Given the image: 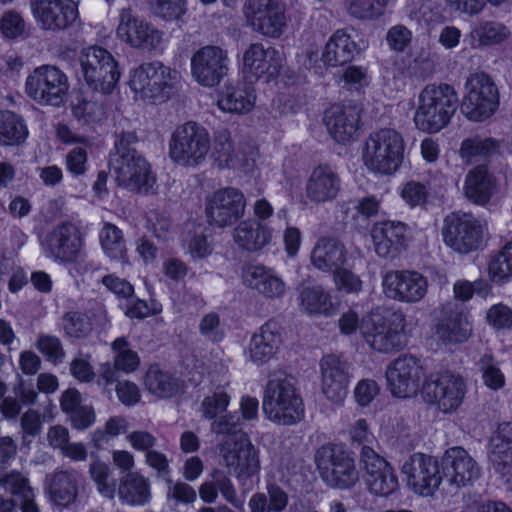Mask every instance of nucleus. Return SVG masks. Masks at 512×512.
<instances>
[{
	"instance_id": "1",
	"label": "nucleus",
	"mask_w": 512,
	"mask_h": 512,
	"mask_svg": "<svg viewBox=\"0 0 512 512\" xmlns=\"http://www.w3.org/2000/svg\"><path fill=\"white\" fill-rule=\"evenodd\" d=\"M458 94L445 83L428 84L420 92L414 113L418 130L437 133L446 127L457 109Z\"/></svg>"
},
{
	"instance_id": "2",
	"label": "nucleus",
	"mask_w": 512,
	"mask_h": 512,
	"mask_svg": "<svg viewBox=\"0 0 512 512\" xmlns=\"http://www.w3.org/2000/svg\"><path fill=\"white\" fill-rule=\"evenodd\" d=\"M405 141L392 128H382L371 133L365 141L362 159L373 173L392 175L404 160Z\"/></svg>"
},
{
	"instance_id": "3",
	"label": "nucleus",
	"mask_w": 512,
	"mask_h": 512,
	"mask_svg": "<svg viewBox=\"0 0 512 512\" xmlns=\"http://www.w3.org/2000/svg\"><path fill=\"white\" fill-rule=\"evenodd\" d=\"M111 171L117 184L132 192L146 194L156 184V175L146 157L122 142L111 160Z\"/></svg>"
},
{
	"instance_id": "4",
	"label": "nucleus",
	"mask_w": 512,
	"mask_h": 512,
	"mask_svg": "<svg viewBox=\"0 0 512 512\" xmlns=\"http://www.w3.org/2000/svg\"><path fill=\"white\" fill-rule=\"evenodd\" d=\"M314 461L320 478L330 488L348 490L360 480L354 458L340 445H322L316 450Z\"/></svg>"
},
{
	"instance_id": "5",
	"label": "nucleus",
	"mask_w": 512,
	"mask_h": 512,
	"mask_svg": "<svg viewBox=\"0 0 512 512\" xmlns=\"http://www.w3.org/2000/svg\"><path fill=\"white\" fill-rule=\"evenodd\" d=\"M406 319L402 312L370 313L361 320V334L375 351L390 353L405 345Z\"/></svg>"
},
{
	"instance_id": "6",
	"label": "nucleus",
	"mask_w": 512,
	"mask_h": 512,
	"mask_svg": "<svg viewBox=\"0 0 512 512\" xmlns=\"http://www.w3.org/2000/svg\"><path fill=\"white\" fill-rule=\"evenodd\" d=\"M81 73L86 84L94 91L111 94L121 77L119 64L107 49L90 46L79 55Z\"/></svg>"
},
{
	"instance_id": "7",
	"label": "nucleus",
	"mask_w": 512,
	"mask_h": 512,
	"mask_svg": "<svg viewBox=\"0 0 512 512\" xmlns=\"http://www.w3.org/2000/svg\"><path fill=\"white\" fill-rule=\"evenodd\" d=\"M210 135L196 122H186L176 127L169 140V157L184 167L200 165L210 151Z\"/></svg>"
},
{
	"instance_id": "8",
	"label": "nucleus",
	"mask_w": 512,
	"mask_h": 512,
	"mask_svg": "<svg viewBox=\"0 0 512 512\" xmlns=\"http://www.w3.org/2000/svg\"><path fill=\"white\" fill-rule=\"evenodd\" d=\"M177 70L154 61L143 63L130 73L129 86L135 97L143 100L165 99L178 82Z\"/></svg>"
},
{
	"instance_id": "9",
	"label": "nucleus",
	"mask_w": 512,
	"mask_h": 512,
	"mask_svg": "<svg viewBox=\"0 0 512 512\" xmlns=\"http://www.w3.org/2000/svg\"><path fill=\"white\" fill-rule=\"evenodd\" d=\"M499 106V91L493 79L484 72L471 74L465 82L462 113L472 121H484Z\"/></svg>"
},
{
	"instance_id": "10",
	"label": "nucleus",
	"mask_w": 512,
	"mask_h": 512,
	"mask_svg": "<svg viewBox=\"0 0 512 512\" xmlns=\"http://www.w3.org/2000/svg\"><path fill=\"white\" fill-rule=\"evenodd\" d=\"M467 391L464 378L451 371L431 374L423 383L422 397L439 411L450 414L462 405Z\"/></svg>"
},
{
	"instance_id": "11",
	"label": "nucleus",
	"mask_w": 512,
	"mask_h": 512,
	"mask_svg": "<svg viewBox=\"0 0 512 512\" xmlns=\"http://www.w3.org/2000/svg\"><path fill=\"white\" fill-rule=\"evenodd\" d=\"M69 90L67 75L53 65L35 68L26 79L27 95L40 105L59 106Z\"/></svg>"
},
{
	"instance_id": "12",
	"label": "nucleus",
	"mask_w": 512,
	"mask_h": 512,
	"mask_svg": "<svg viewBox=\"0 0 512 512\" xmlns=\"http://www.w3.org/2000/svg\"><path fill=\"white\" fill-rule=\"evenodd\" d=\"M484 230V225L474 215L458 211L444 218L442 236L452 250L467 254L482 245Z\"/></svg>"
},
{
	"instance_id": "13",
	"label": "nucleus",
	"mask_w": 512,
	"mask_h": 512,
	"mask_svg": "<svg viewBox=\"0 0 512 512\" xmlns=\"http://www.w3.org/2000/svg\"><path fill=\"white\" fill-rule=\"evenodd\" d=\"M116 36L130 48L145 52L158 50L164 42V32L130 8L120 10Z\"/></svg>"
},
{
	"instance_id": "14",
	"label": "nucleus",
	"mask_w": 512,
	"mask_h": 512,
	"mask_svg": "<svg viewBox=\"0 0 512 512\" xmlns=\"http://www.w3.org/2000/svg\"><path fill=\"white\" fill-rule=\"evenodd\" d=\"M219 452L228 473L239 482L244 483L259 472L257 451L246 435H239L234 440L225 439Z\"/></svg>"
},
{
	"instance_id": "15",
	"label": "nucleus",
	"mask_w": 512,
	"mask_h": 512,
	"mask_svg": "<svg viewBox=\"0 0 512 512\" xmlns=\"http://www.w3.org/2000/svg\"><path fill=\"white\" fill-rule=\"evenodd\" d=\"M408 488L421 497H432L438 491L442 475L438 460L430 455L415 453L402 465Z\"/></svg>"
},
{
	"instance_id": "16",
	"label": "nucleus",
	"mask_w": 512,
	"mask_h": 512,
	"mask_svg": "<svg viewBox=\"0 0 512 512\" xmlns=\"http://www.w3.org/2000/svg\"><path fill=\"white\" fill-rule=\"evenodd\" d=\"M426 276L416 270H388L382 276V291L393 301L416 304L428 293Z\"/></svg>"
},
{
	"instance_id": "17",
	"label": "nucleus",
	"mask_w": 512,
	"mask_h": 512,
	"mask_svg": "<svg viewBox=\"0 0 512 512\" xmlns=\"http://www.w3.org/2000/svg\"><path fill=\"white\" fill-rule=\"evenodd\" d=\"M246 205V197L241 190L225 187L207 196L205 213L210 224L225 228L244 217Z\"/></svg>"
},
{
	"instance_id": "18",
	"label": "nucleus",
	"mask_w": 512,
	"mask_h": 512,
	"mask_svg": "<svg viewBox=\"0 0 512 512\" xmlns=\"http://www.w3.org/2000/svg\"><path fill=\"white\" fill-rule=\"evenodd\" d=\"M228 63L226 50L216 45H206L191 56V75L200 86L213 88L228 74Z\"/></svg>"
},
{
	"instance_id": "19",
	"label": "nucleus",
	"mask_w": 512,
	"mask_h": 512,
	"mask_svg": "<svg viewBox=\"0 0 512 512\" xmlns=\"http://www.w3.org/2000/svg\"><path fill=\"white\" fill-rule=\"evenodd\" d=\"M29 6L36 24L43 31H64L79 18L78 6L73 0H29Z\"/></svg>"
},
{
	"instance_id": "20",
	"label": "nucleus",
	"mask_w": 512,
	"mask_h": 512,
	"mask_svg": "<svg viewBox=\"0 0 512 512\" xmlns=\"http://www.w3.org/2000/svg\"><path fill=\"white\" fill-rule=\"evenodd\" d=\"M248 23L269 37H279L286 25L285 6L280 0H246L243 8Z\"/></svg>"
},
{
	"instance_id": "21",
	"label": "nucleus",
	"mask_w": 512,
	"mask_h": 512,
	"mask_svg": "<svg viewBox=\"0 0 512 512\" xmlns=\"http://www.w3.org/2000/svg\"><path fill=\"white\" fill-rule=\"evenodd\" d=\"M423 376L420 361L412 355L398 357L386 369L388 389L397 398L416 395Z\"/></svg>"
},
{
	"instance_id": "22",
	"label": "nucleus",
	"mask_w": 512,
	"mask_h": 512,
	"mask_svg": "<svg viewBox=\"0 0 512 512\" xmlns=\"http://www.w3.org/2000/svg\"><path fill=\"white\" fill-rule=\"evenodd\" d=\"M441 466L446 481L456 488L472 485L481 475L479 464L460 446L445 451Z\"/></svg>"
},
{
	"instance_id": "23",
	"label": "nucleus",
	"mask_w": 512,
	"mask_h": 512,
	"mask_svg": "<svg viewBox=\"0 0 512 512\" xmlns=\"http://www.w3.org/2000/svg\"><path fill=\"white\" fill-rule=\"evenodd\" d=\"M46 257L57 262L73 261L81 246V234L71 222H62L55 226L41 242Z\"/></svg>"
},
{
	"instance_id": "24",
	"label": "nucleus",
	"mask_w": 512,
	"mask_h": 512,
	"mask_svg": "<svg viewBox=\"0 0 512 512\" xmlns=\"http://www.w3.org/2000/svg\"><path fill=\"white\" fill-rule=\"evenodd\" d=\"M320 366L322 394L333 404H341L347 396L350 378L346 363L335 355H326Z\"/></svg>"
},
{
	"instance_id": "25",
	"label": "nucleus",
	"mask_w": 512,
	"mask_h": 512,
	"mask_svg": "<svg viewBox=\"0 0 512 512\" xmlns=\"http://www.w3.org/2000/svg\"><path fill=\"white\" fill-rule=\"evenodd\" d=\"M361 109L357 104H333L325 112L324 122L329 134L338 143L354 139L360 122Z\"/></svg>"
},
{
	"instance_id": "26",
	"label": "nucleus",
	"mask_w": 512,
	"mask_h": 512,
	"mask_svg": "<svg viewBox=\"0 0 512 512\" xmlns=\"http://www.w3.org/2000/svg\"><path fill=\"white\" fill-rule=\"evenodd\" d=\"M341 191V179L337 171L327 163L315 166L306 182V197L313 203L333 201Z\"/></svg>"
},
{
	"instance_id": "27",
	"label": "nucleus",
	"mask_w": 512,
	"mask_h": 512,
	"mask_svg": "<svg viewBox=\"0 0 512 512\" xmlns=\"http://www.w3.org/2000/svg\"><path fill=\"white\" fill-rule=\"evenodd\" d=\"M285 328L277 320H269L256 332L246 349L249 360L262 365L268 362L282 343Z\"/></svg>"
},
{
	"instance_id": "28",
	"label": "nucleus",
	"mask_w": 512,
	"mask_h": 512,
	"mask_svg": "<svg viewBox=\"0 0 512 512\" xmlns=\"http://www.w3.org/2000/svg\"><path fill=\"white\" fill-rule=\"evenodd\" d=\"M280 66L278 52L261 44H251L243 54L244 73L249 78L269 80L278 74Z\"/></svg>"
},
{
	"instance_id": "29",
	"label": "nucleus",
	"mask_w": 512,
	"mask_h": 512,
	"mask_svg": "<svg viewBox=\"0 0 512 512\" xmlns=\"http://www.w3.org/2000/svg\"><path fill=\"white\" fill-rule=\"evenodd\" d=\"M245 287L268 298H277L285 293V282L274 270L261 264H248L241 272Z\"/></svg>"
},
{
	"instance_id": "30",
	"label": "nucleus",
	"mask_w": 512,
	"mask_h": 512,
	"mask_svg": "<svg viewBox=\"0 0 512 512\" xmlns=\"http://www.w3.org/2000/svg\"><path fill=\"white\" fill-rule=\"evenodd\" d=\"M44 492L48 500L61 507L72 504L78 496V478L75 471L56 470L46 475Z\"/></svg>"
},
{
	"instance_id": "31",
	"label": "nucleus",
	"mask_w": 512,
	"mask_h": 512,
	"mask_svg": "<svg viewBox=\"0 0 512 512\" xmlns=\"http://www.w3.org/2000/svg\"><path fill=\"white\" fill-rule=\"evenodd\" d=\"M407 226L400 221L376 223L371 231L375 252L378 256L393 257L403 247Z\"/></svg>"
},
{
	"instance_id": "32",
	"label": "nucleus",
	"mask_w": 512,
	"mask_h": 512,
	"mask_svg": "<svg viewBox=\"0 0 512 512\" xmlns=\"http://www.w3.org/2000/svg\"><path fill=\"white\" fill-rule=\"evenodd\" d=\"M232 239L239 250L254 253L270 244L272 231L264 223L247 219L234 227Z\"/></svg>"
},
{
	"instance_id": "33",
	"label": "nucleus",
	"mask_w": 512,
	"mask_h": 512,
	"mask_svg": "<svg viewBox=\"0 0 512 512\" xmlns=\"http://www.w3.org/2000/svg\"><path fill=\"white\" fill-rule=\"evenodd\" d=\"M213 158L220 169L243 171L250 166L252 159L240 145H235L227 130L220 131L213 149Z\"/></svg>"
},
{
	"instance_id": "34",
	"label": "nucleus",
	"mask_w": 512,
	"mask_h": 512,
	"mask_svg": "<svg viewBox=\"0 0 512 512\" xmlns=\"http://www.w3.org/2000/svg\"><path fill=\"white\" fill-rule=\"evenodd\" d=\"M444 309L448 315L437 325L438 339L445 344H457L468 340L472 327L467 316L456 304H448Z\"/></svg>"
},
{
	"instance_id": "35",
	"label": "nucleus",
	"mask_w": 512,
	"mask_h": 512,
	"mask_svg": "<svg viewBox=\"0 0 512 512\" xmlns=\"http://www.w3.org/2000/svg\"><path fill=\"white\" fill-rule=\"evenodd\" d=\"M108 323V316L101 306L95 309L92 315L70 311L62 317V328L69 338L84 339L88 337L94 327H105Z\"/></svg>"
},
{
	"instance_id": "36",
	"label": "nucleus",
	"mask_w": 512,
	"mask_h": 512,
	"mask_svg": "<svg viewBox=\"0 0 512 512\" xmlns=\"http://www.w3.org/2000/svg\"><path fill=\"white\" fill-rule=\"evenodd\" d=\"M358 53V45L347 30L338 29L327 41L321 60L326 66L338 67L351 62Z\"/></svg>"
},
{
	"instance_id": "37",
	"label": "nucleus",
	"mask_w": 512,
	"mask_h": 512,
	"mask_svg": "<svg viewBox=\"0 0 512 512\" xmlns=\"http://www.w3.org/2000/svg\"><path fill=\"white\" fill-rule=\"evenodd\" d=\"M211 480L204 481L199 487L200 499L206 504L215 503L218 492L222 497L237 509L243 507V501L238 497L237 490L231 479L220 469L212 470Z\"/></svg>"
},
{
	"instance_id": "38",
	"label": "nucleus",
	"mask_w": 512,
	"mask_h": 512,
	"mask_svg": "<svg viewBox=\"0 0 512 512\" xmlns=\"http://www.w3.org/2000/svg\"><path fill=\"white\" fill-rule=\"evenodd\" d=\"M297 303L301 311L309 315L330 317L336 314L338 308L332 301L329 292L321 286L302 285L298 289Z\"/></svg>"
},
{
	"instance_id": "39",
	"label": "nucleus",
	"mask_w": 512,
	"mask_h": 512,
	"mask_svg": "<svg viewBox=\"0 0 512 512\" xmlns=\"http://www.w3.org/2000/svg\"><path fill=\"white\" fill-rule=\"evenodd\" d=\"M347 250L336 238H320L311 254L312 264L319 270L335 271L346 263Z\"/></svg>"
},
{
	"instance_id": "40",
	"label": "nucleus",
	"mask_w": 512,
	"mask_h": 512,
	"mask_svg": "<svg viewBox=\"0 0 512 512\" xmlns=\"http://www.w3.org/2000/svg\"><path fill=\"white\" fill-rule=\"evenodd\" d=\"M255 101L252 88L228 83L218 93L217 106L223 112L246 114L252 111Z\"/></svg>"
},
{
	"instance_id": "41",
	"label": "nucleus",
	"mask_w": 512,
	"mask_h": 512,
	"mask_svg": "<svg viewBox=\"0 0 512 512\" xmlns=\"http://www.w3.org/2000/svg\"><path fill=\"white\" fill-rule=\"evenodd\" d=\"M287 391L288 382L286 378H274L267 385L263 401V410L268 419L283 425L287 423L288 417Z\"/></svg>"
},
{
	"instance_id": "42",
	"label": "nucleus",
	"mask_w": 512,
	"mask_h": 512,
	"mask_svg": "<svg viewBox=\"0 0 512 512\" xmlns=\"http://www.w3.org/2000/svg\"><path fill=\"white\" fill-rule=\"evenodd\" d=\"M489 460L495 470L503 475L512 467V423L500 424L492 436Z\"/></svg>"
},
{
	"instance_id": "43",
	"label": "nucleus",
	"mask_w": 512,
	"mask_h": 512,
	"mask_svg": "<svg viewBox=\"0 0 512 512\" xmlns=\"http://www.w3.org/2000/svg\"><path fill=\"white\" fill-rule=\"evenodd\" d=\"M119 499L128 505L142 506L150 501L149 479L140 472L126 473L119 482Z\"/></svg>"
},
{
	"instance_id": "44",
	"label": "nucleus",
	"mask_w": 512,
	"mask_h": 512,
	"mask_svg": "<svg viewBox=\"0 0 512 512\" xmlns=\"http://www.w3.org/2000/svg\"><path fill=\"white\" fill-rule=\"evenodd\" d=\"M494 189V180L486 167L477 166L466 176L464 193L468 199L477 204H485Z\"/></svg>"
},
{
	"instance_id": "45",
	"label": "nucleus",
	"mask_w": 512,
	"mask_h": 512,
	"mask_svg": "<svg viewBox=\"0 0 512 512\" xmlns=\"http://www.w3.org/2000/svg\"><path fill=\"white\" fill-rule=\"evenodd\" d=\"M511 35L507 26L496 21H481L468 34L470 45L480 48L499 44Z\"/></svg>"
},
{
	"instance_id": "46",
	"label": "nucleus",
	"mask_w": 512,
	"mask_h": 512,
	"mask_svg": "<svg viewBox=\"0 0 512 512\" xmlns=\"http://www.w3.org/2000/svg\"><path fill=\"white\" fill-rule=\"evenodd\" d=\"M144 386L150 394L159 399L170 398L179 390L178 381L156 365L150 366L146 371Z\"/></svg>"
},
{
	"instance_id": "47",
	"label": "nucleus",
	"mask_w": 512,
	"mask_h": 512,
	"mask_svg": "<svg viewBox=\"0 0 512 512\" xmlns=\"http://www.w3.org/2000/svg\"><path fill=\"white\" fill-rule=\"evenodd\" d=\"M99 240L106 256L111 259L128 264V251L122 231L114 224L104 223Z\"/></svg>"
},
{
	"instance_id": "48",
	"label": "nucleus",
	"mask_w": 512,
	"mask_h": 512,
	"mask_svg": "<svg viewBox=\"0 0 512 512\" xmlns=\"http://www.w3.org/2000/svg\"><path fill=\"white\" fill-rule=\"evenodd\" d=\"M28 129L21 117L6 111L0 114V146H16L25 142Z\"/></svg>"
},
{
	"instance_id": "49",
	"label": "nucleus",
	"mask_w": 512,
	"mask_h": 512,
	"mask_svg": "<svg viewBox=\"0 0 512 512\" xmlns=\"http://www.w3.org/2000/svg\"><path fill=\"white\" fill-rule=\"evenodd\" d=\"M488 275L497 284H504L512 278V240L491 257Z\"/></svg>"
},
{
	"instance_id": "50",
	"label": "nucleus",
	"mask_w": 512,
	"mask_h": 512,
	"mask_svg": "<svg viewBox=\"0 0 512 512\" xmlns=\"http://www.w3.org/2000/svg\"><path fill=\"white\" fill-rule=\"evenodd\" d=\"M391 0H344L348 15L357 20H374L384 13Z\"/></svg>"
},
{
	"instance_id": "51",
	"label": "nucleus",
	"mask_w": 512,
	"mask_h": 512,
	"mask_svg": "<svg viewBox=\"0 0 512 512\" xmlns=\"http://www.w3.org/2000/svg\"><path fill=\"white\" fill-rule=\"evenodd\" d=\"M129 424L124 416L110 417L103 428L94 430L91 434V443L97 449L103 448L108 442L122 434H128Z\"/></svg>"
},
{
	"instance_id": "52",
	"label": "nucleus",
	"mask_w": 512,
	"mask_h": 512,
	"mask_svg": "<svg viewBox=\"0 0 512 512\" xmlns=\"http://www.w3.org/2000/svg\"><path fill=\"white\" fill-rule=\"evenodd\" d=\"M72 113L75 118L83 123H97L106 116V107L97 100H87L77 96L71 104Z\"/></svg>"
},
{
	"instance_id": "53",
	"label": "nucleus",
	"mask_w": 512,
	"mask_h": 512,
	"mask_svg": "<svg viewBox=\"0 0 512 512\" xmlns=\"http://www.w3.org/2000/svg\"><path fill=\"white\" fill-rule=\"evenodd\" d=\"M368 490L376 495L386 497L398 488V480L392 466H388L366 477Z\"/></svg>"
},
{
	"instance_id": "54",
	"label": "nucleus",
	"mask_w": 512,
	"mask_h": 512,
	"mask_svg": "<svg viewBox=\"0 0 512 512\" xmlns=\"http://www.w3.org/2000/svg\"><path fill=\"white\" fill-rule=\"evenodd\" d=\"M408 17L416 22L433 23L441 21L443 14L438 0H412L408 5Z\"/></svg>"
},
{
	"instance_id": "55",
	"label": "nucleus",
	"mask_w": 512,
	"mask_h": 512,
	"mask_svg": "<svg viewBox=\"0 0 512 512\" xmlns=\"http://www.w3.org/2000/svg\"><path fill=\"white\" fill-rule=\"evenodd\" d=\"M111 348L116 354L114 365L118 370L131 373L138 368L140 358L138 354L130 348V344L126 338L119 337L115 339L111 344Z\"/></svg>"
},
{
	"instance_id": "56",
	"label": "nucleus",
	"mask_w": 512,
	"mask_h": 512,
	"mask_svg": "<svg viewBox=\"0 0 512 512\" xmlns=\"http://www.w3.org/2000/svg\"><path fill=\"white\" fill-rule=\"evenodd\" d=\"M0 487L14 496L24 497L34 491L27 475L18 470H10L0 476Z\"/></svg>"
},
{
	"instance_id": "57",
	"label": "nucleus",
	"mask_w": 512,
	"mask_h": 512,
	"mask_svg": "<svg viewBox=\"0 0 512 512\" xmlns=\"http://www.w3.org/2000/svg\"><path fill=\"white\" fill-rule=\"evenodd\" d=\"M497 143L491 138H481L475 136L466 139L460 147V156L467 163L471 162L477 156H485L497 149Z\"/></svg>"
},
{
	"instance_id": "58",
	"label": "nucleus",
	"mask_w": 512,
	"mask_h": 512,
	"mask_svg": "<svg viewBox=\"0 0 512 512\" xmlns=\"http://www.w3.org/2000/svg\"><path fill=\"white\" fill-rule=\"evenodd\" d=\"M479 368L487 387L499 390L505 384V377L499 368L498 362L491 355H484L479 360Z\"/></svg>"
},
{
	"instance_id": "59",
	"label": "nucleus",
	"mask_w": 512,
	"mask_h": 512,
	"mask_svg": "<svg viewBox=\"0 0 512 512\" xmlns=\"http://www.w3.org/2000/svg\"><path fill=\"white\" fill-rule=\"evenodd\" d=\"M35 347L53 363L61 362L65 357L62 343L57 336L41 333L37 337Z\"/></svg>"
},
{
	"instance_id": "60",
	"label": "nucleus",
	"mask_w": 512,
	"mask_h": 512,
	"mask_svg": "<svg viewBox=\"0 0 512 512\" xmlns=\"http://www.w3.org/2000/svg\"><path fill=\"white\" fill-rule=\"evenodd\" d=\"M230 403V396L224 390H217L206 396L201 403L202 416L206 419H215L226 411Z\"/></svg>"
},
{
	"instance_id": "61",
	"label": "nucleus",
	"mask_w": 512,
	"mask_h": 512,
	"mask_svg": "<svg viewBox=\"0 0 512 512\" xmlns=\"http://www.w3.org/2000/svg\"><path fill=\"white\" fill-rule=\"evenodd\" d=\"M162 311V306L159 303L152 302L148 304L144 300L128 298L125 303L124 314L130 319H145L149 316L157 315Z\"/></svg>"
},
{
	"instance_id": "62",
	"label": "nucleus",
	"mask_w": 512,
	"mask_h": 512,
	"mask_svg": "<svg viewBox=\"0 0 512 512\" xmlns=\"http://www.w3.org/2000/svg\"><path fill=\"white\" fill-rule=\"evenodd\" d=\"M154 15L165 20H175L185 12V0H150Z\"/></svg>"
},
{
	"instance_id": "63",
	"label": "nucleus",
	"mask_w": 512,
	"mask_h": 512,
	"mask_svg": "<svg viewBox=\"0 0 512 512\" xmlns=\"http://www.w3.org/2000/svg\"><path fill=\"white\" fill-rule=\"evenodd\" d=\"M200 334L208 341L217 343L225 336L224 328L217 313L210 312L202 317L199 323Z\"/></svg>"
},
{
	"instance_id": "64",
	"label": "nucleus",
	"mask_w": 512,
	"mask_h": 512,
	"mask_svg": "<svg viewBox=\"0 0 512 512\" xmlns=\"http://www.w3.org/2000/svg\"><path fill=\"white\" fill-rule=\"evenodd\" d=\"M429 192L425 184L418 181H408L401 189V197L410 207L422 206L428 200Z\"/></svg>"
}]
</instances>
